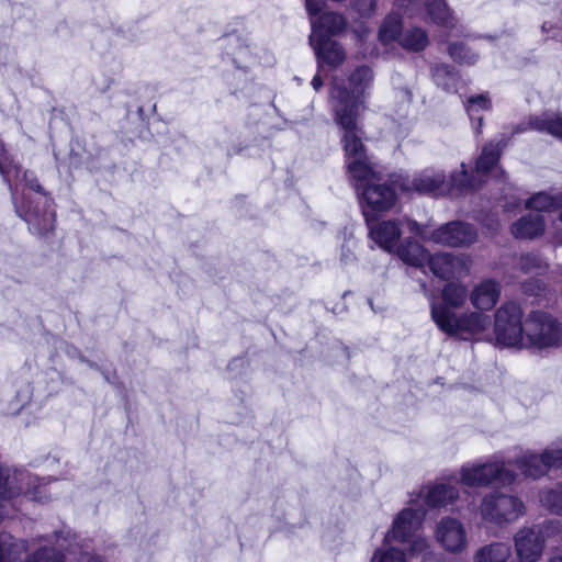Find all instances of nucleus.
Listing matches in <instances>:
<instances>
[{"label": "nucleus", "instance_id": "nucleus-1", "mask_svg": "<svg viewBox=\"0 0 562 562\" xmlns=\"http://www.w3.org/2000/svg\"><path fill=\"white\" fill-rule=\"evenodd\" d=\"M373 83V72L367 66L356 68L349 77L350 90L344 80L333 78L329 91V105L333 119L340 132L342 147L362 140L363 132L359 125L360 109Z\"/></svg>", "mask_w": 562, "mask_h": 562}, {"label": "nucleus", "instance_id": "nucleus-2", "mask_svg": "<svg viewBox=\"0 0 562 562\" xmlns=\"http://www.w3.org/2000/svg\"><path fill=\"white\" fill-rule=\"evenodd\" d=\"M347 176L356 189L366 218L369 212L387 211L396 201L395 187L400 188L401 176L391 179V184L381 182L374 171L362 140L355 142L350 148L342 147ZM369 223V220H367Z\"/></svg>", "mask_w": 562, "mask_h": 562}, {"label": "nucleus", "instance_id": "nucleus-3", "mask_svg": "<svg viewBox=\"0 0 562 562\" xmlns=\"http://www.w3.org/2000/svg\"><path fill=\"white\" fill-rule=\"evenodd\" d=\"M508 462L499 454H493L484 460L468 462L459 469L458 483L468 487H488L493 483L503 486L516 482L518 474L507 468Z\"/></svg>", "mask_w": 562, "mask_h": 562}, {"label": "nucleus", "instance_id": "nucleus-4", "mask_svg": "<svg viewBox=\"0 0 562 562\" xmlns=\"http://www.w3.org/2000/svg\"><path fill=\"white\" fill-rule=\"evenodd\" d=\"M434 322L443 333L463 340H493L490 334L491 317L481 312H470L458 316L445 307H435Z\"/></svg>", "mask_w": 562, "mask_h": 562}, {"label": "nucleus", "instance_id": "nucleus-5", "mask_svg": "<svg viewBox=\"0 0 562 562\" xmlns=\"http://www.w3.org/2000/svg\"><path fill=\"white\" fill-rule=\"evenodd\" d=\"M462 176L459 179L451 176L450 181L441 169L426 168L413 175L411 179L401 177L400 189L404 192L416 191L419 194L440 196L447 193L450 187H472L468 177L465 165H461Z\"/></svg>", "mask_w": 562, "mask_h": 562}, {"label": "nucleus", "instance_id": "nucleus-6", "mask_svg": "<svg viewBox=\"0 0 562 562\" xmlns=\"http://www.w3.org/2000/svg\"><path fill=\"white\" fill-rule=\"evenodd\" d=\"M479 512L484 521L505 526L520 519L526 514V505L517 495L492 491L482 497Z\"/></svg>", "mask_w": 562, "mask_h": 562}, {"label": "nucleus", "instance_id": "nucleus-7", "mask_svg": "<svg viewBox=\"0 0 562 562\" xmlns=\"http://www.w3.org/2000/svg\"><path fill=\"white\" fill-rule=\"evenodd\" d=\"M525 322L522 311L517 303L508 302L495 313L494 340L498 346L525 348Z\"/></svg>", "mask_w": 562, "mask_h": 562}, {"label": "nucleus", "instance_id": "nucleus-8", "mask_svg": "<svg viewBox=\"0 0 562 562\" xmlns=\"http://www.w3.org/2000/svg\"><path fill=\"white\" fill-rule=\"evenodd\" d=\"M562 338L561 324L551 315L533 312L525 319V348L543 350L558 347Z\"/></svg>", "mask_w": 562, "mask_h": 562}, {"label": "nucleus", "instance_id": "nucleus-9", "mask_svg": "<svg viewBox=\"0 0 562 562\" xmlns=\"http://www.w3.org/2000/svg\"><path fill=\"white\" fill-rule=\"evenodd\" d=\"M408 231L423 240L434 241L443 246L462 247L472 244L476 238L475 229L463 222H450L437 229L429 231L415 221L407 222Z\"/></svg>", "mask_w": 562, "mask_h": 562}, {"label": "nucleus", "instance_id": "nucleus-10", "mask_svg": "<svg viewBox=\"0 0 562 562\" xmlns=\"http://www.w3.org/2000/svg\"><path fill=\"white\" fill-rule=\"evenodd\" d=\"M42 487L43 480L32 477L27 472L0 467V497L13 498L23 494L33 501H44Z\"/></svg>", "mask_w": 562, "mask_h": 562}, {"label": "nucleus", "instance_id": "nucleus-11", "mask_svg": "<svg viewBox=\"0 0 562 562\" xmlns=\"http://www.w3.org/2000/svg\"><path fill=\"white\" fill-rule=\"evenodd\" d=\"M379 37L385 44L397 41L404 49L409 52L424 50L429 44L428 35L424 29L417 26L403 29L401 20L396 15H390L384 20Z\"/></svg>", "mask_w": 562, "mask_h": 562}, {"label": "nucleus", "instance_id": "nucleus-12", "mask_svg": "<svg viewBox=\"0 0 562 562\" xmlns=\"http://www.w3.org/2000/svg\"><path fill=\"white\" fill-rule=\"evenodd\" d=\"M305 7L312 26L310 44L316 43L319 38H329L345 29L346 22L340 14L324 11L325 2L323 0H305Z\"/></svg>", "mask_w": 562, "mask_h": 562}, {"label": "nucleus", "instance_id": "nucleus-13", "mask_svg": "<svg viewBox=\"0 0 562 562\" xmlns=\"http://www.w3.org/2000/svg\"><path fill=\"white\" fill-rule=\"evenodd\" d=\"M425 516L426 510L423 505L416 507L411 501L409 506L400 512L394 518L391 530L385 535L384 542L386 544H391L392 541L406 542L417 535Z\"/></svg>", "mask_w": 562, "mask_h": 562}, {"label": "nucleus", "instance_id": "nucleus-14", "mask_svg": "<svg viewBox=\"0 0 562 562\" xmlns=\"http://www.w3.org/2000/svg\"><path fill=\"white\" fill-rule=\"evenodd\" d=\"M436 541L448 552L459 553L468 547V537L464 525L454 517L445 516L435 528Z\"/></svg>", "mask_w": 562, "mask_h": 562}, {"label": "nucleus", "instance_id": "nucleus-15", "mask_svg": "<svg viewBox=\"0 0 562 562\" xmlns=\"http://www.w3.org/2000/svg\"><path fill=\"white\" fill-rule=\"evenodd\" d=\"M544 537L539 526L522 527L514 536L519 562H537L544 548Z\"/></svg>", "mask_w": 562, "mask_h": 562}, {"label": "nucleus", "instance_id": "nucleus-16", "mask_svg": "<svg viewBox=\"0 0 562 562\" xmlns=\"http://www.w3.org/2000/svg\"><path fill=\"white\" fill-rule=\"evenodd\" d=\"M459 498V490L447 483H434L423 486L412 503L417 507L423 505L428 508H443L453 504Z\"/></svg>", "mask_w": 562, "mask_h": 562}, {"label": "nucleus", "instance_id": "nucleus-17", "mask_svg": "<svg viewBox=\"0 0 562 562\" xmlns=\"http://www.w3.org/2000/svg\"><path fill=\"white\" fill-rule=\"evenodd\" d=\"M370 238L383 250L393 254L401 244L400 223L387 220L369 224Z\"/></svg>", "mask_w": 562, "mask_h": 562}, {"label": "nucleus", "instance_id": "nucleus-18", "mask_svg": "<svg viewBox=\"0 0 562 562\" xmlns=\"http://www.w3.org/2000/svg\"><path fill=\"white\" fill-rule=\"evenodd\" d=\"M428 266L432 273L441 279L462 276L468 271L465 259L449 252H438L429 257Z\"/></svg>", "mask_w": 562, "mask_h": 562}, {"label": "nucleus", "instance_id": "nucleus-19", "mask_svg": "<svg viewBox=\"0 0 562 562\" xmlns=\"http://www.w3.org/2000/svg\"><path fill=\"white\" fill-rule=\"evenodd\" d=\"M501 295V285L494 280L486 279L476 284L469 297L471 304L479 311L492 310Z\"/></svg>", "mask_w": 562, "mask_h": 562}, {"label": "nucleus", "instance_id": "nucleus-20", "mask_svg": "<svg viewBox=\"0 0 562 562\" xmlns=\"http://www.w3.org/2000/svg\"><path fill=\"white\" fill-rule=\"evenodd\" d=\"M527 479L538 480L546 476L550 471L544 454L533 451H525L512 462Z\"/></svg>", "mask_w": 562, "mask_h": 562}, {"label": "nucleus", "instance_id": "nucleus-21", "mask_svg": "<svg viewBox=\"0 0 562 562\" xmlns=\"http://www.w3.org/2000/svg\"><path fill=\"white\" fill-rule=\"evenodd\" d=\"M0 173L9 186H11V181L14 179L24 182L31 190L45 194L33 172L22 170L8 156L0 157ZM10 190L12 191V187H10Z\"/></svg>", "mask_w": 562, "mask_h": 562}, {"label": "nucleus", "instance_id": "nucleus-22", "mask_svg": "<svg viewBox=\"0 0 562 562\" xmlns=\"http://www.w3.org/2000/svg\"><path fill=\"white\" fill-rule=\"evenodd\" d=\"M311 46L317 56L318 64L326 63L331 67H337L346 58L345 50L339 43L330 38H319Z\"/></svg>", "mask_w": 562, "mask_h": 562}, {"label": "nucleus", "instance_id": "nucleus-23", "mask_svg": "<svg viewBox=\"0 0 562 562\" xmlns=\"http://www.w3.org/2000/svg\"><path fill=\"white\" fill-rule=\"evenodd\" d=\"M529 127L552 135L562 140V113L543 112L529 119Z\"/></svg>", "mask_w": 562, "mask_h": 562}, {"label": "nucleus", "instance_id": "nucleus-24", "mask_svg": "<svg viewBox=\"0 0 562 562\" xmlns=\"http://www.w3.org/2000/svg\"><path fill=\"white\" fill-rule=\"evenodd\" d=\"M544 231L543 216L539 213H529L513 224L512 233L516 238H535Z\"/></svg>", "mask_w": 562, "mask_h": 562}, {"label": "nucleus", "instance_id": "nucleus-25", "mask_svg": "<svg viewBox=\"0 0 562 562\" xmlns=\"http://www.w3.org/2000/svg\"><path fill=\"white\" fill-rule=\"evenodd\" d=\"M465 286L458 283H448L441 292V302L431 303V317L434 318L435 307H445L447 311L453 312L454 308L461 307L467 299Z\"/></svg>", "mask_w": 562, "mask_h": 562}, {"label": "nucleus", "instance_id": "nucleus-26", "mask_svg": "<svg viewBox=\"0 0 562 562\" xmlns=\"http://www.w3.org/2000/svg\"><path fill=\"white\" fill-rule=\"evenodd\" d=\"M507 145L505 137L497 142H490L483 147L482 154L476 160V172L484 175L488 171L497 169V161L501 156L502 149Z\"/></svg>", "mask_w": 562, "mask_h": 562}, {"label": "nucleus", "instance_id": "nucleus-27", "mask_svg": "<svg viewBox=\"0 0 562 562\" xmlns=\"http://www.w3.org/2000/svg\"><path fill=\"white\" fill-rule=\"evenodd\" d=\"M393 254H396L404 262L415 267L424 266L429 259L427 250L411 238L401 243Z\"/></svg>", "mask_w": 562, "mask_h": 562}, {"label": "nucleus", "instance_id": "nucleus-28", "mask_svg": "<svg viewBox=\"0 0 562 562\" xmlns=\"http://www.w3.org/2000/svg\"><path fill=\"white\" fill-rule=\"evenodd\" d=\"M512 548L506 542L495 541L481 547L474 554V562H508Z\"/></svg>", "mask_w": 562, "mask_h": 562}, {"label": "nucleus", "instance_id": "nucleus-29", "mask_svg": "<svg viewBox=\"0 0 562 562\" xmlns=\"http://www.w3.org/2000/svg\"><path fill=\"white\" fill-rule=\"evenodd\" d=\"M16 212L30 225V229L36 234H44L53 228L54 214H44L43 216L35 210L26 209L23 205H16Z\"/></svg>", "mask_w": 562, "mask_h": 562}, {"label": "nucleus", "instance_id": "nucleus-30", "mask_svg": "<svg viewBox=\"0 0 562 562\" xmlns=\"http://www.w3.org/2000/svg\"><path fill=\"white\" fill-rule=\"evenodd\" d=\"M538 497L541 507L553 515L562 516V483L543 487Z\"/></svg>", "mask_w": 562, "mask_h": 562}, {"label": "nucleus", "instance_id": "nucleus-31", "mask_svg": "<svg viewBox=\"0 0 562 562\" xmlns=\"http://www.w3.org/2000/svg\"><path fill=\"white\" fill-rule=\"evenodd\" d=\"M425 5L432 22L443 27L454 26V18L443 0H426Z\"/></svg>", "mask_w": 562, "mask_h": 562}, {"label": "nucleus", "instance_id": "nucleus-32", "mask_svg": "<svg viewBox=\"0 0 562 562\" xmlns=\"http://www.w3.org/2000/svg\"><path fill=\"white\" fill-rule=\"evenodd\" d=\"M435 83L443 90L451 92L457 88L458 75L454 68L447 64H438L431 68Z\"/></svg>", "mask_w": 562, "mask_h": 562}, {"label": "nucleus", "instance_id": "nucleus-33", "mask_svg": "<svg viewBox=\"0 0 562 562\" xmlns=\"http://www.w3.org/2000/svg\"><path fill=\"white\" fill-rule=\"evenodd\" d=\"M24 550V543L13 539L11 535H0V562H15Z\"/></svg>", "mask_w": 562, "mask_h": 562}, {"label": "nucleus", "instance_id": "nucleus-34", "mask_svg": "<svg viewBox=\"0 0 562 562\" xmlns=\"http://www.w3.org/2000/svg\"><path fill=\"white\" fill-rule=\"evenodd\" d=\"M448 54L454 61L469 66L474 65L479 59V54L463 42L449 44Z\"/></svg>", "mask_w": 562, "mask_h": 562}, {"label": "nucleus", "instance_id": "nucleus-35", "mask_svg": "<svg viewBox=\"0 0 562 562\" xmlns=\"http://www.w3.org/2000/svg\"><path fill=\"white\" fill-rule=\"evenodd\" d=\"M491 106L490 100L484 94L470 97L465 102V109L472 121L477 120V125L474 126L475 133H481L483 126V117L479 115L480 110H488Z\"/></svg>", "mask_w": 562, "mask_h": 562}, {"label": "nucleus", "instance_id": "nucleus-36", "mask_svg": "<svg viewBox=\"0 0 562 562\" xmlns=\"http://www.w3.org/2000/svg\"><path fill=\"white\" fill-rule=\"evenodd\" d=\"M562 203L561 199L553 198L544 192H539L526 202V206L536 211H551Z\"/></svg>", "mask_w": 562, "mask_h": 562}, {"label": "nucleus", "instance_id": "nucleus-37", "mask_svg": "<svg viewBox=\"0 0 562 562\" xmlns=\"http://www.w3.org/2000/svg\"><path fill=\"white\" fill-rule=\"evenodd\" d=\"M371 562H405V557L403 551L384 542V544L374 552Z\"/></svg>", "mask_w": 562, "mask_h": 562}, {"label": "nucleus", "instance_id": "nucleus-38", "mask_svg": "<svg viewBox=\"0 0 562 562\" xmlns=\"http://www.w3.org/2000/svg\"><path fill=\"white\" fill-rule=\"evenodd\" d=\"M549 469H562V439L542 450Z\"/></svg>", "mask_w": 562, "mask_h": 562}, {"label": "nucleus", "instance_id": "nucleus-39", "mask_svg": "<svg viewBox=\"0 0 562 562\" xmlns=\"http://www.w3.org/2000/svg\"><path fill=\"white\" fill-rule=\"evenodd\" d=\"M405 543H408V551L412 557L414 555H427L429 553V543L428 540L420 536L416 535L407 540Z\"/></svg>", "mask_w": 562, "mask_h": 562}, {"label": "nucleus", "instance_id": "nucleus-40", "mask_svg": "<svg viewBox=\"0 0 562 562\" xmlns=\"http://www.w3.org/2000/svg\"><path fill=\"white\" fill-rule=\"evenodd\" d=\"M27 562H61V554L54 548L44 547L37 550Z\"/></svg>", "mask_w": 562, "mask_h": 562}, {"label": "nucleus", "instance_id": "nucleus-41", "mask_svg": "<svg viewBox=\"0 0 562 562\" xmlns=\"http://www.w3.org/2000/svg\"><path fill=\"white\" fill-rule=\"evenodd\" d=\"M520 269L525 272H532L542 270L546 267L543 260L535 254L521 256L519 260Z\"/></svg>", "mask_w": 562, "mask_h": 562}, {"label": "nucleus", "instance_id": "nucleus-42", "mask_svg": "<svg viewBox=\"0 0 562 562\" xmlns=\"http://www.w3.org/2000/svg\"><path fill=\"white\" fill-rule=\"evenodd\" d=\"M376 0H355V7L361 15H370L375 9Z\"/></svg>", "mask_w": 562, "mask_h": 562}, {"label": "nucleus", "instance_id": "nucleus-43", "mask_svg": "<svg viewBox=\"0 0 562 562\" xmlns=\"http://www.w3.org/2000/svg\"><path fill=\"white\" fill-rule=\"evenodd\" d=\"M353 246H355V243L349 240L345 245H342V247H341L340 260L345 265H349V263H351V262H353L356 260V256H355V251H353Z\"/></svg>", "mask_w": 562, "mask_h": 562}, {"label": "nucleus", "instance_id": "nucleus-44", "mask_svg": "<svg viewBox=\"0 0 562 562\" xmlns=\"http://www.w3.org/2000/svg\"><path fill=\"white\" fill-rule=\"evenodd\" d=\"M70 531H57L55 532V542L59 548L67 549L71 548V543L68 541V538H70Z\"/></svg>", "mask_w": 562, "mask_h": 562}, {"label": "nucleus", "instance_id": "nucleus-45", "mask_svg": "<svg viewBox=\"0 0 562 562\" xmlns=\"http://www.w3.org/2000/svg\"><path fill=\"white\" fill-rule=\"evenodd\" d=\"M324 82L321 78V76L317 74L314 76V78L312 79V86L314 88L315 91H318L322 87H323Z\"/></svg>", "mask_w": 562, "mask_h": 562}, {"label": "nucleus", "instance_id": "nucleus-46", "mask_svg": "<svg viewBox=\"0 0 562 562\" xmlns=\"http://www.w3.org/2000/svg\"><path fill=\"white\" fill-rule=\"evenodd\" d=\"M225 150H226L227 155H232L234 153H239L241 150V148H237L235 146H226Z\"/></svg>", "mask_w": 562, "mask_h": 562}, {"label": "nucleus", "instance_id": "nucleus-47", "mask_svg": "<svg viewBox=\"0 0 562 562\" xmlns=\"http://www.w3.org/2000/svg\"><path fill=\"white\" fill-rule=\"evenodd\" d=\"M88 562H105L103 559H101L100 557H92L89 559Z\"/></svg>", "mask_w": 562, "mask_h": 562}, {"label": "nucleus", "instance_id": "nucleus-48", "mask_svg": "<svg viewBox=\"0 0 562 562\" xmlns=\"http://www.w3.org/2000/svg\"><path fill=\"white\" fill-rule=\"evenodd\" d=\"M549 562H562V555L561 557H554V558L550 559Z\"/></svg>", "mask_w": 562, "mask_h": 562}, {"label": "nucleus", "instance_id": "nucleus-49", "mask_svg": "<svg viewBox=\"0 0 562 562\" xmlns=\"http://www.w3.org/2000/svg\"><path fill=\"white\" fill-rule=\"evenodd\" d=\"M404 94H405L406 100L409 102L411 99H412V95H411L409 91L405 90Z\"/></svg>", "mask_w": 562, "mask_h": 562}, {"label": "nucleus", "instance_id": "nucleus-50", "mask_svg": "<svg viewBox=\"0 0 562 562\" xmlns=\"http://www.w3.org/2000/svg\"><path fill=\"white\" fill-rule=\"evenodd\" d=\"M3 156H8L5 150L2 148V146H0V157L3 158Z\"/></svg>", "mask_w": 562, "mask_h": 562}, {"label": "nucleus", "instance_id": "nucleus-51", "mask_svg": "<svg viewBox=\"0 0 562 562\" xmlns=\"http://www.w3.org/2000/svg\"><path fill=\"white\" fill-rule=\"evenodd\" d=\"M558 241L562 243V235H557Z\"/></svg>", "mask_w": 562, "mask_h": 562}, {"label": "nucleus", "instance_id": "nucleus-52", "mask_svg": "<svg viewBox=\"0 0 562 562\" xmlns=\"http://www.w3.org/2000/svg\"><path fill=\"white\" fill-rule=\"evenodd\" d=\"M559 222L562 225V210H561V213H560Z\"/></svg>", "mask_w": 562, "mask_h": 562}]
</instances>
